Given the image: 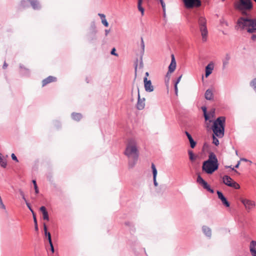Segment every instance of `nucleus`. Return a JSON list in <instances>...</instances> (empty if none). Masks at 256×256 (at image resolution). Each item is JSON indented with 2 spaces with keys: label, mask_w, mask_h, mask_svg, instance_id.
<instances>
[{
  "label": "nucleus",
  "mask_w": 256,
  "mask_h": 256,
  "mask_svg": "<svg viewBox=\"0 0 256 256\" xmlns=\"http://www.w3.org/2000/svg\"><path fill=\"white\" fill-rule=\"evenodd\" d=\"M124 154L129 159V165L131 167H133L139 156L138 142L136 140L130 138L128 140Z\"/></svg>",
  "instance_id": "obj_1"
},
{
  "label": "nucleus",
  "mask_w": 256,
  "mask_h": 256,
  "mask_svg": "<svg viewBox=\"0 0 256 256\" xmlns=\"http://www.w3.org/2000/svg\"><path fill=\"white\" fill-rule=\"evenodd\" d=\"M226 118L223 116L218 117L213 122L212 129L214 134L212 136V143L218 146L219 144V140L216 137L222 138L224 134Z\"/></svg>",
  "instance_id": "obj_2"
},
{
  "label": "nucleus",
  "mask_w": 256,
  "mask_h": 256,
  "mask_svg": "<svg viewBox=\"0 0 256 256\" xmlns=\"http://www.w3.org/2000/svg\"><path fill=\"white\" fill-rule=\"evenodd\" d=\"M218 160L213 152H210L207 160L204 161L202 165V170L208 174H212L218 168Z\"/></svg>",
  "instance_id": "obj_3"
},
{
  "label": "nucleus",
  "mask_w": 256,
  "mask_h": 256,
  "mask_svg": "<svg viewBox=\"0 0 256 256\" xmlns=\"http://www.w3.org/2000/svg\"><path fill=\"white\" fill-rule=\"evenodd\" d=\"M252 6L251 0H239V2L235 5L236 8L241 11L244 15H247L246 10H251Z\"/></svg>",
  "instance_id": "obj_4"
},
{
  "label": "nucleus",
  "mask_w": 256,
  "mask_h": 256,
  "mask_svg": "<svg viewBox=\"0 0 256 256\" xmlns=\"http://www.w3.org/2000/svg\"><path fill=\"white\" fill-rule=\"evenodd\" d=\"M199 30L201 34L202 41L204 42H206L208 36V30L206 27V20L202 16L198 18V20Z\"/></svg>",
  "instance_id": "obj_5"
},
{
  "label": "nucleus",
  "mask_w": 256,
  "mask_h": 256,
  "mask_svg": "<svg viewBox=\"0 0 256 256\" xmlns=\"http://www.w3.org/2000/svg\"><path fill=\"white\" fill-rule=\"evenodd\" d=\"M237 24L242 30L246 26L256 27V18L240 17L237 21Z\"/></svg>",
  "instance_id": "obj_6"
},
{
  "label": "nucleus",
  "mask_w": 256,
  "mask_h": 256,
  "mask_svg": "<svg viewBox=\"0 0 256 256\" xmlns=\"http://www.w3.org/2000/svg\"><path fill=\"white\" fill-rule=\"evenodd\" d=\"M240 200L248 212H251L256 206V203L255 201L253 200L244 198H240Z\"/></svg>",
  "instance_id": "obj_7"
},
{
  "label": "nucleus",
  "mask_w": 256,
  "mask_h": 256,
  "mask_svg": "<svg viewBox=\"0 0 256 256\" xmlns=\"http://www.w3.org/2000/svg\"><path fill=\"white\" fill-rule=\"evenodd\" d=\"M196 182L200 186H202L207 191L212 194L214 192V190L210 188V186L208 184V182L204 180V178L200 175H198Z\"/></svg>",
  "instance_id": "obj_8"
},
{
  "label": "nucleus",
  "mask_w": 256,
  "mask_h": 256,
  "mask_svg": "<svg viewBox=\"0 0 256 256\" xmlns=\"http://www.w3.org/2000/svg\"><path fill=\"white\" fill-rule=\"evenodd\" d=\"M218 198L221 200L222 204L226 208L230 206V204L227 200L226 198L224 196L222 192L220 190L216 192Z\"/></svg>",
  "instance_id": "obj_9"
},
{
  "label": "nucleus",
  "mask_w": 256,
  "mask_h": 256,
  "mask_svg": "<svg viewBox=\"0 0 256 256\" xmlns=\"http://www.w3.org/2000/svg\"><path fill=\"white\" fill-rule=\"evenodd\" d=\"M145 106V98H140L139 90H138V100L136 104V108L139 110H142Z\"/></svg>",
  "instance_id": "obj_10"
},
{
  "label": "nucleus",
  "mask_w": 256,
  "mask_h": 256,
  "mask_svg": "<svg viewBox=\"0 0 256 256\" xmlns=\"http://www.w3.org/2000/svg\"><path fill=\"white\" fill-rule=\"evenodd\" d=\"M214 69V63L210 62L205 68V76L208 78Z\"/></svg>",
  "instance_id": "obj_11"
},
{
  "label": "nucleus",
  "mask_w": 256,
  "mask_h": 256,
  "mask_svg": "<svg viewBox=\"0 0 256 256\" xmlns=\"http://www.w3.org/2000/svg\"><path fill=\"white\" fill-rule=\"evenodd\" d=\"M144 82L146 90L150 92L153 91L154 87L152 84L150 80H148L147 78L146 77L144 78Z\"/></svg>",
  "instance_id": "obj_12"
},
{
  "label": "nucleus",
  "mask_w": 256,
  "mask_h": 256,
  "mask_svg": "<svg viewBox=\"0 0 256 256\" xmlns=\"http://www.w3.org/2000/svg\"><path fill=\"white\" fill-rule=\"evenodd\" d=\"M56 80H57V78L56 77L50 76H48V78H46L42 80V86H44L46 85H47L48 84L52 82H55Z\"/></svg>",
  "instance_id": "obj_13"
},
{
  "label": "nucleus",
  "mask_w": 256,
  "mask_h": 256,
  "mask_svg": "<svg viewBox=\"0 0 256 256\" xmlns=\"http://www.w3.org/2000/svg\"><path fill=\"white\" fill-rule=\"evenodd\" d=\"M176 62L174 59V54L172 55V61L170 65L168 66V72L172 73L174 72L176 69Z\"/></svg>",
  "instance_id": "obj_14"
},
{
  "label": "nucleus",
  "mask_w": 256,
  "mask_h": 256,
  "mask_svg": "<svg viewBox=\"0 0 256 256\" xmlns=\"http://www.w3.org/2000/svg\"><path fill=\"white\" fill-rule=\"evenodd\" d=\"M250 250L252 256H256V241L252 240L250 242Z\"/></svg>",
  "instance_id": "obj_15"
},
{
  "label": "nucleus",
  "mask_w": 256,
  "mask_h": 256,
  "mask_svg": "<svg viewBox=\"0 0 256 256\" xmlns=\"http://www.w3.org/2000/svg\"><path fill=\"white\" fill-rule=\"evenodd\" d=\"M202 230L204 234L208 238H210L212 236V230L211 229L206 226H204L202 228Z\"/></svg>",
  "instance_id": "obj_16"
},
{
  "label": "nucleus",
  "mask_w": 256,
  "mask_h": 256,
  "mask_svg": "<svg viewBox=\"0 0 256 256\" xmlns=\"http://www.w3.org/2000/svg\"><path fill=\"white\" fill-rule=\"evenodd\" d=\"M223 182L228 186H232L231 182L232 179L228 176L225 175L222 178Z\"/></svg>",
  "instance_id": "obj_17"
},
{
  "label": "nucleus",
  "mask_w": 256,
  "mask_h": 256,
  "mask_svg": "<svg viewBox=\"0 0 256 256\" xmlns=\"http://www.w3.org/2000/svg\"><path fill=\"white\" fill-rule=\"evenodd\" d=\"M230 58V56L228 54H226L224 58L222 60V68L224 69L226 68L228 64L229 60Z\"/></svg>",
  "instance_id": "obj_18"
},
{
  "label": "nucleus",
  "mask_w": 256,
  "mask_h": 256,
  "mask_svg": "<svg viewBox=\"0 0 256 256\" xmlns=\"http://www.w3.org/2000/svg\"><path fill=\"white\" fill-rule=\"evenodd\" d=\"M152 170L153 176H154V182L155 186H158V184L156 180V176L157 174V170L154 164H152Z\"/></svg>",
  "instance_id": "obj_19"
},
{
  "label": "nucleus",
  "mask_w": 256,
  "mask_h": 256,
  "mask_svg": "<svg viewBox=\"0 0 256 256\" xmlns=\"http://www.w3.org/2000/svg\"><path fill=\"white\" fill-rule=\"evenodd\" d=\"M40 210L42 213L44 220H48V212L46 211V208L44 206H42L40 208Z\"/></svg>",
  "instance_id": "obj_20"
},
{
  "label": "nucleus",
  "mask_w": 256,
  "mask_h": 256,
  "mask_svg": "<svg viewBox=\"0 0 256 256\" xmlns=\"http://www.w3.org/2000/svg\"><path fill=\"white\" fill-rule=\"evenodd\" d=\"M205 98L207 100H212L214 98L212 92L210 89H208L205 92Z\"/></svg>",
  "instance_id": "obj_21"
},
{
  "label": "nucleus",
  "mask_w": 256,
  "mask_h": 256,
  "mask_svg": "<svg viewBox=\"0 0 256 256\" xmlns=\"http://www.w3.org/2000/svg\"><path fill=\"white\" fill-rule=\"evenodd\" d=\"M72 118L74 120L78 122L82 118V115L80 113L73 112L72 114Z\"/></svg>",
  "instance_id": "obj_22"
},
{
  "label": "nucleus",
  "mask_w": 256,
  "mask_h": 256,
  "mask_svg": "<svg viewBox=\"0 0 256 256\" xmlns=\"http://www.w3.org/2000/svg\"><path fill=\"white\" fill-rule=\"evenodd\" d=\"M0 165L2 168H6L7 164H6V158L2 155V154L0 153Z\"/></svg>",
  "instance_id": "obj_23"
},
{
  "label": "nucleus",
  "mask_w": 256,
  "mask_h": 256,
  "mask_svg": "<svg viewBox=\"0 0 256 256\" xmlns=\"http://www.w3.org/2000/svg\"><path fill=\"white\" fill-rule=\"evenodd\" d=\"M31 4L34 9H38L39 8V4L36 0H28Z\"/></svg>",
  "instance_id": "obj_24"
},
{
  "label": "nucleus",
  "mask_w": 256,
  "mask_h": 256,
  "mask_svg": "<svg viewBox=\"0 0 256 256\" xmlns=\"http://www.w3.org/2000/svg\"><path fill=\"white\" fill-rule=\"evenodd\" d=\"M184 6L187 8H192V0H182Z\"/></svg>",
  "instance_id": "obj_25"
},
{
  "label": "nucleus",
  "mask_w": 256,
  "mask_h": 256,
  "mask_svg": "<svg viewBox=\"0 0 256 256\" xmlns=\"http://www.w3.org/2000/svg\"><path fill=\"white\" fill-rule=\"evenodd\" d=\"M142 0H138V9L141 12L142 15L144 14V8L142 6Z\"/></svg>",
  "instance_id": "obj_26"
},
{
  "label": "nucleus",
  "mask_w": 256,
  "mask_h": 256,
  "mask_svg": "<svg viewBox=\"0 0 256 256\" xmlns=\"http://www.w3.org/2000/svg\"><path fill=\"white\" fill-rule=\"evenodd\" d=\"M250 85L254 89L256 94V78L250 81Z\"/></svg>",
  "instance_id": "obj_27"
},
{
  "label": "nucleus",
  "mask_w": 256,
  "mask_h": 256,
  "mask_svg": "<svg viewBox=\"0 0 256 256\" xmlns=\"http://www.w3.org/2000/svg\"><path fill=\"white\" fill-rule=\"evenodd\" d=\"M231 184L232 186H229L230 187L233 188L235 189H239L240 188V186L234 180L232 182Z\"/></svg>",
  "instance_id": "obj_28"
},
{
  "label": "nucleus",
  "mask_w": 256,
  "mask_h": 256,
  "mask_svg": "<svg viewBox=\"0 0 256 256\" xmlns=\"http://www.w3.org/2000/svg\"><path fill=\"white\" fill-rule=\"evenodd\" d=\"M202 2L200 0H193V8L200 7L201 6Z\"/></svg>",
  "instance_id": "obj_29"
},
{
  "label": "nucleus",
  "mask_w": 256,
  "mask_h": 256,
  "mask_svg": "<svg viewBox=\"0 0 256 256\" xmlns=\"http://www.w3.org/2000/svg\"><path fill=\"white\" fill-rule=\"evenodd\" d=\"M182 77V76H180L178 78L177 81L175 83V84H174L175 93H176V95H178V89L177 85H178V84L180 82V80Z\"/></svg>",
  "instance_id": "obj_30"
},
{
  "label": "nucleus",
  "mask_w": 256,
  "mask_h": 256,
  "mask_svg": "<svg viewBox=\"0 0 256 256\" xmlns=\"http://www.w3.org/2000/svg\"><path fill=\"white\" fill-rule=\"evenodd\" d=\"M185 133L189 140L190 146L191 148H192V136L190 135V133H188L186 131L185 132Z\"/></svg>",
  "instance_id": "obj_31"
},
{
  "label": "nucleus",
  "mask_w": 256,
  "mask_h": 256,
  "mask_svg": "<svg viewBox=\"0 0 256 256\" xmlns=\"http://www.w3.org/2000/svg\"><path fill=\"white\" fill-rule=\"evenodd\" d=\"M247 32L250 34L256 32V27H251L247 28Z\"/></svg>",
  "instance_id": "obj_32"
},
{
  "label": "nucleus",
  "mask_w": 256,
  "mask_h": 256,
  "mask_svg": "<svg viewBox=\"0 0 256 256\" xmlns=\"http://www.w3.org/2000/svg\"><path fill=\"white\" fill-rule=\"evenodd\" d=\"M32 183L34 186L36 193L38 194V187L36 183V181L35 180H32Z\"/></svg>",
  "instance_id": "obj_33"
},
{
  "label": "nucleus",
  "mask_w": 256,
  "mask_h": 256,
  "mask_svg": "<svg viewBox=\"0 0 256 256\" xmlns=\"http://www.w3.org/2000/svg\"><path fill=\"white\" fill-rule=\"evenodd\" d=\"M204 116L206 121L209 120L210 122H212V120H210V116L208 113L204 114Z\"/></svg>",
  "instance_id": "obj_34"
},
{
  "label": "nucleus",
  "mask_w": 256,
  "mask_h": 256,
  "mask_svg": "<svg viewBox=\"0 0 256 256\" xmlns=\"http://www.w3.org/2000/svg\"><path fill=\"white\" fill-rule=\"evenodd\" d=\"M102 24L106 27L108 26V23L107 22L105 18H102Z\"/></svg>",
  "instance_id": "obj_35"
},
{
  "label": "nucleus",
  "mask_w": 256,
  "mask_h": 256,
  "mask_svg": "<svg viewBox=\"0 0 256 256\" xmlns=\"http://www.w3.org/2000/svg\"><path fill=\"white\" fill-rule=\"evenodd\" d=\"M0 208L4 209V210H6V206L4 205V204H3L0 196Z\"/></svg>",
  "instance_id": "obj_36"
},
{
  "label": "nucleus",
  "mask_w": 256,
  "mask_h": 256,
  "mask_svg": "<svg viewBox=\"0 0 256 256\" xmlns=\"http://www.w3.org/2000/svg\"><path fill=\"white\" fill-rule=\"evenodd\" d=\"M110 54H112V55H114V56H118V54L116 53V48H113L112 50V51H111V52H110Z\"/></svg>",
  "instance_id": "obj_37"
},
{
  "label": "nucleus",
  "mask_w": 256,
  "mask_h": 256,
  "mask_svg": "<svg viewBox=\"0 0 256 256\" xmlns=\"http://www.w3.org/2000/svg\"><path fill=\"white\" fill-rule=\"evenodd\" d=\"M46 236H48V242H52V238H51V235H50V232H47V234L46 235Z\"/></svg>",
  "instance_id": "obj_38"
},
{
  "label": "nucleus",
  "mask_w": 256,
  "mask_h": 256,
  "mask_svg": "<svg viewBox=\"0 0 256 256\" xmlns=\"http://www.w3.org/2000/svg\"><path fill=\"white\" fill-rule=\"evenodd\" d=\"M202 110L204 112V114H205L206 113H208L207 112V108H206V107L205 106H203L202 107Z\"/></svg>",
  "instance_id": "obj_39"
},
{
  "label": "nucleus",
  "mask_w": 256,
  "mask_h": 256,
  "mask_svg": "<svg viewBox=\"0 0 256 256\" xmlns=\"http://www.w3.org/2000/svg\"><path fill=\"white\" fill-rule=\"evenodd\" d=\"M32 214L34 223L36 224V223H37V220H36V214L34 212H32Z\"/></svg>",
  "instance_id": "obj_40"
},
{
  "label": "nucleus",
  "mask_w": 256,
  "mask_h": 256,
  "mask_svg": "<svg viewBox=\"0 0 256 256\" xmlns=\"http://www.w3.org/2000/svg\"><path fill=\"white\" fill-rule=\"evenodd\" d=\"M50 244V250H51V251L52 253L54 252V246H53V244H52V242H49Z\"/></svg>",
  "instance_id": "obj_41"
},
{
  "label": "nucleus",
  "mask_w": 256,
  "mask_h": 256,
  "mask_svg": "<svg viewBox=\"0 0 256 256\" xmlns=\"http://www.w3.org/2000/svg\"><path fill=\"white\" fill-rule=\"evenodd\" d=\"M11 156H12V158L13 160L16 161V162H18V160L17 159V158L16 157V156H15V154H12Z\"/></svg>",
  "instance_id": "obj_42"
},
{
  "label": "nucleus",
  "mask_w": 256,
  "mask_h": 256,
  "mask_svg": "<svg viewBox=\"0 0 256 256\" xmlns=\"http://www.w3.org/2000/svg\"><path fill=\"white\" fill-rule=\"evenodd\" d=\"M26 202V204L27 206H28V208L30 209V210L31 211V212H34L33 211V210H32V208H31L30 206V204L28 202H27V201H26V202Z\"/></svg>",
  "instance_id": "obj_43"
},
{
  "label": "nucleus",
  "mask_w": 256,
  "mask_h": 256,
  "mask_svg": "<svg viewBox=\"0 0 256 256\" xmlns=\"http://www.w3.org/2000/svg\"><path fill=\"white\" fill-rule=\"evenodd\" d=\"M162 6V10L164 12H165L166 11V4L164 2L161 3Z\"/></svg>",
  "instance_id": "obj_44"
},
{
  "label": "nucleus",
  "mask_w": 256,
  "mask_h": 256,
  "mask_svg": "<svg viewBox=\"0 0 256 256\" xmlns=\"http://www.w3.org/2000/svg\"><path fill=\"white\" fill-rule=\"evenodd\" d=\"M44 229L45 235H46L47 234L48 230H47L46 226V224H44Z\"/></svg>",
  "instance_id": "obj_45"
},
{
  "label": "nucleus",
  "mask_w": 256,
  "mask_h": 256,
  "mask_svg": "<svg viewBox=\"0 0 256 256\" xmlns=\"http://www.w3.org/2000/svg\"><path fill=\"white\" fill-rule=\"evenodd\" d=\"M189 158L190 160H192V151L190 150H188Z\"/></svg>",
  "instance_id": "obj_46"
},
{
  "label": "nucleus",
  "mask_w": 256,
  "mask_h": 256,
  "mask_svg": "<svg viewBox=\"0 0 256 256\" xmlns=\"http://www.w3.org/2000/svg\"><path fill=\"white\" fill-rule=\"evenodd\" d=\"M225 167L226 168H230L232 169V170L236 172H238V171L234 169V168H232L231 166H226Z\"/></svg>",
  "instance_id": "obj_47"
},
{
  "label": "nucleus",
  "mask_w": 256,
  "mask_h": 256,
  "mask_svg": "<svg viewBox=\"0 0 256 256\" xmlns=\"http://www.w3.org/2000/svg\"><path fill=\"white\" fill-rule=\"evenodd\" d=\"M20 194L22 197V198L24 200L25 202H26V198L24 197V193L23 192L20 190Z\"/></svg>",
  "instance_id": "obj_48"
},
{
  "label": "nucleus",
  "mask_w": 256,
  "mask_h": 256,
  "mask_svg": "<svg viewBox=\"0 0 256 256\" xmlns=\"http://www.w3.org/2000/svg\"><path fill=\"white\" fill-rule=\"evenodd\" d=\"M251 39L254 40V41H256V34H252L251 36Z\"/></svg>",
  "instance_id": "obj_49"
},
{
  "label": "nucleus",
  "mask_w": 256,
  "mask_h": 256,
  "mask_svg": "<svg viewBox=\"0 0 256 256\" xmlns=\"http://www.w3.org/2000/svg\"><path fill=\"white\" fill-rule=\"evenodd\" d=\"M98 16L100 17L102 20V18H106V16H105V15L104 14H98Z\"/></svg>",
  "instance_id": "obj_50"
},
{
  "label": "nucleus",
  "mask_w": 256,
  "mask_h": 256,
  "mask_svg": "<svg viewBox=\"0 0 256 256\" xmlns=\"http://www.w3.org/2000/svg\"><path fill=\"white\" fill-rule=\"evenodd\" d=\"M34 228H35L36 230H38V223L34 224Z\"/></svg>",
  "instance_id": "obj_51"
},
{
  "label": "nucleus",
  "mask_w": 256,
  "mask_h": 256,
  "mask_svg": "<svg viewBox=\"0 0 256 256\" xmlns=\"http://www.w3.org/2000/svg\"><path fill=\"white\" fill-rule=\"evenodd\" d=\"M242 160H243V161H244V162H250V163H252V162L251 161H250L246 159V158H242L241 159Z\"/></svg>",
  "instance_id": "obj_52"
},
{
  "label": "nucleus",
  "mask_w": 256,
  "mask_h": 256,
  "mask_svg": "<svg viewBox=\"0 0 256 256\" xmlns=\"http://www.w3.org/2000/svg\"><path fill=\"white\" fill-rule=\"evenodd\" d=\"M8 66V64L5 62L3 65V68H6Z\"/></svg>",
  "instance_id": "obj_53"
},
{
  "label": "nucleus",
  "mask_w": 256,
  "mask_h": 256,
  "mask_svg": "<svg viewBox=\"0 0 256 256\" xmlns=\"http://www.w3.org/2000/svg\"><path fill=\"white\" fill-rule=\"evenodd\" d=\"M240 162L238 161V162L237 163V164L235 166L234 168H238L240 166Z\"/></svg>",
  "instance_id": "obj_54"
},
{
  "label": "nucleus",
  "mask_w": 256,
  "mask_h": 256,
  "mask_svg": "<svg viewBox=\"0 0 256 256\" xmlns=\"http://www.w3.org/2000/svg\"><path fill=\"white\" fill-rule=\"evenodd\" d=\"M110 30H105L106 36H107V35L108 34V33L110 32Z\"/></svg>",
  "instance_id": "obj_55"
},
{
  "label": "nucleus",
  "mask_w": 256,
  "mask_h": 256,
  "mask_svg": "<svg viewBox=\"0 0 256 256\" xmlns=\"http://www.w3.org/2000/svg\"><path fill=\"white\" fill-rule=\"evenodd\" d=\"M196 141H194V140H193V148H194V147L196 146Z\"/></svg>",
  "instance_id": "obj_56"
},
{
  "label": "nucleus",
  "mask_w": 256,
  "mask_h": 256,
  "mask_svg": "<svg viewBox=\"0 0 256 256\" xmlns=\"http://www.w3.org/2000/svg\"><path fill=\"white\" fill-rule=\"evenodd\" d=\"M220 22H221L222 24V23H224V24H226V26H228V22H224V21H222V20H221V21H220Z\"/></svg>",
  "instance_id": "obj_57"
},
{
  "label": "nucleus",
  "mask_w": 256,
  "mask_h": 256,
  "mask_svg": "<svg viewBox=\"0 0 256 256\" xmlns=\"http://www.w3.org/2000/svg\"><path fill=\"white\" fill-rule=\"evenodd\" d=\"M208 146V144L206 143H204V148H206Z\"/></svg>",
  "instance_id": "obj_58"
},
{
  "label": "nucleus",
  "mask_w": 256,
  "mask_h": 256,
  "mask_svg": "<svg viewBox=\"0 0 256 256\" xmlns=\"http://www.w3.org/2000/svg\"><path fill=\"white\" fill-rule=\"evenodd\" d=\"M192 158H193V160L196 158V156H194V154H193Z\"/></svg>",
  "instance_id": "obj_59"
},
{
  "label": "nucleus",
  "mask_w": 256,
  "mask_h": 256,
  "mask_svg": "<svg viewBox=\"0 0 256 256\" xmlns=\"http://www.w3.org/2000/svg\"><path fill=\"white\" fill-rule=\"evenodd\" d=\"M160 0V4H161V3H162V2H164L163 1V0Z\"/></svg>",
  "instance_id": "obj_60"
},
{
  "label": "nucleus",
  "mask_w": 256,
  "mask_h": 256,
  "mask_svg": "<svg viewBox=\"0 0 256 256\" xmlns=\"http://www.w3.org/2000/svg\"><path fill=\"white\" fill-rule=\"evenodd\" d=\"M146 76H148V72H146Z\"/></svg>",
  "instance_id": "obj_61"
},
{
  "label": "nucleus",
  "mask_w": 256,
  "mask_h": 256,
  "mask_svg": "<svg viewBox=\"0 0 256 256\" xmlns=\"http://www.w3.org/2000/svg\"><path fill=\"white\" fill-rule=\"evenodd\" d=\"M24 2V1H21L22 4V2Z\"/></svg>",
  "instance_id": "obj_62"
},
{
  "label": "nucleus",
  "mask_w": 256,
  "mask_h": 256,
  "mask_svg": "<svg viewBox=\"0 0 256 256\" xmlns=\"http://www.w3.org/2000/svg\"><path fill=\"white\" fill-rule=\"evenodd\" d=\"M222 1H224V0H222Z\"/></svg>",
  "instance_id": "obj_63"
},
{
  "label": "nucleus",
  "mask_w": 256,
  "mask_h": 256,
  "mask_svg": "<svg viewBox=\"0 0 256 256\" xmlns=\"http://www.w3.org/2000/svg\"><path fill=\"white\" fill-rule=\"evenodd\" d=\"M255 164L256 165V163Z\"/></svg>",
  "instance_id": "obj_64"
}]
</instances>
